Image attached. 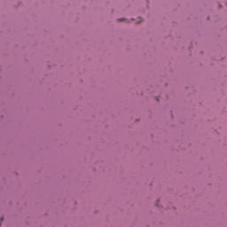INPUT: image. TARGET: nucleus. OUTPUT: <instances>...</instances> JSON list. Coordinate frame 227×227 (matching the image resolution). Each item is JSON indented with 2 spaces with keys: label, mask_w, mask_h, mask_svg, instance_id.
Masks as SVG:
<instances>
[{
  "label": "nucleus",
  "mask_w": 227,
  "mask_h": 227,
  "mask_svg": "<svg viewBox=\"0 0 227 227\" xmlns=\"http://www.w3.org/2000/svg\"><path fill=\"white\" fill-rule=\"evenodd\" d=\"M121 20H123V19H121Z\"/></svg>",
  "instance_id": "nucleus-2"
},
{
  "label": "nucleus",
  "mask_w": 227,
  "mask_h": 227,
  "mask_svg": "<svg viewBox=\"0 0 227 227\" xmlns=\"http://www.w3.org/2000/svg\"><path fill=\"white\" fill-rule=\"evenodd\" d=\"M141 20H142L141 18H138L137 23L141 22Z\"/></svg>",
  "instance_id": "nucleus-1"
}]
</instances>
